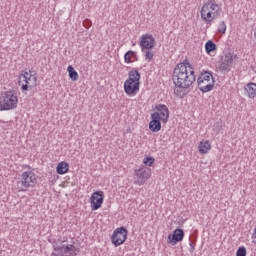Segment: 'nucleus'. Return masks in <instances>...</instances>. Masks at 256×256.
<instances>
[{"mask_svg": "<svg viewBox=\"0 0 256 256\" xmlns=\"http://www.w3.org/2000/svg\"><path fill=\"white\" fill-rule=\"evenodd\" d=\"M172 81L178 89H189L195 83V70L191 63L184 60L177 64L173 70Z\"/></svg>", "mask_w": 256, "mask_h": 256, "instance_id": "obj_1", "label": "nucleus"}, {"mask_svg": "<svg viewBox=\"0 0 256 256\" xmlns=\"http://www.w3.org/2000/svg\"><path fill=\"white\" fill-rule=\"evenodd\" d=\"M17 103H19L17 91L8 90L3 92L0 97V111H11V109H17Z\"/></svg>", "mask_w": 256, "mask_h": 256, "instance_id": "obj_2", "label": "nucleus"}, {"mask_svg": "<svg viewBox=\"0 0 256 256\" xmlns=\"http://www.w3.org/2000/svg\"><path fill=\"white\" fill-rule=\"evenodd\" d=\"M37 185V176L33 171H25L21 175L20 181L16 183V189L18 193H25L29 187H35Z\"/></svg>", "mask_w": 256, "mask_h": 256, "instance_id": "obj_3", "label": "nucleus"}, {"mask_svg": "<svg viewBox=\"0 0 256 256\" xmlns=\"http://www.w3.org/2000/svg\"><path fill=\"white\" fill-rule=\"evenodd\" d=\"M197 85L199 91L202 93H209L213 91L215 87V78L211 72H201L200 76L197 78Z\"/></svg>", "mask_w": 256, "mask_h": 256, "instance_id": "obj_4", "label": "nucleus"}, {"mask_svg": "<svg viewBox=\"0 0 256 256\" xmlns=\"http://www.w3.org/2000/svg\"><path fill=\"white\" fill-rule=\"evenodd\" d=\"M237 59V54L233 51H225L223 56H221V63L219 65L220 71H231V66L233 61Z\"/></svg>", "mask_w": 256, "mask_h": 256, "instance_id": "obj_5", "label": "nucleus"}, {"mask_svg": "<svg viewBox=\"0 0 256 256\" xmlns=\"http://www.w3.org/2000/svg\"><path fill=\"white\" fill-rule=\"evenodd\" d=\"M127 235H129L127 228L123 226L117 228L116 230H114L111 236L112 244L115 245V247H119V245H123L124 242L127 241Z\"/></svg>", "mask_w": 256, "mask_h": 256, "instance_id": "obj_6", "label": "nucleus"}, {"mask_svg": "<svg viewBox=\"0 0 256 256\" xmlns=\"http://www.w3.org/2000/svg\"><path fill=\"white\" fill-rule=\"evenodd\" d=\"M155 38L151 34H144L140 37V47L142 53H145V51H151L153 47H155Z\"/></svg>", "mask_w": 256, "mask_h": 256, "instance_id": "obj_7", "label": "nucleus"}, {"mask_svg": "<svg viewBox=\"0 0 256 256\" xmlns=\"http://www.w3.org/2000/svg\"><path fill=\"white\" fill-rule=\"evenodd\" d=\"M104 193L103 191H96L92 193L90 197V206L92 211H97L98 209H101L103 205V199H104Z\"/></svg>", "mask_w": 256, "mask_h": 256, "instance_id": "obj_8", "label": "nucleus"}, {"mask_svg": "<svg viewBox=\"0 0 256 256\" xmlns=\"http://www.w3.org/2000/svg\"><path fill=\"white\" fill-rule=\"evenodd\" d=\"M183 239H185V231H183L181 228H176L172 234L168 235L167 243L175 246L177 243H181Z\"/></svg>", "mask_w": 256, "mask_h": 256, "instance_id": "obj_9", "label": "nucleus"}, {"mask_svg": "<svg viewBox=\"0 0 256 256\" xmlns=\"http://www.w3.org/2000/svg\"><path fill=\"white\" fill-rule=\"evenodd\" d=\"M139 89L140 84L138 83L129 82L128 80L124 82V93H126L128 97H135V95L139 93Z\"/></svg>", "mask_w": 256, "mask_h": 256, "instance_id": "obj_10", "label": "nucleus"}, {"mask_svg": "<svg viewBox=\"0 0 256 256\" xmlns=\"http://www.w3.org/2000/svg\"><path fill=\"white\" fill-rule=\"evenodd\" d=\"M154 113H157L162 123L169 121V108L165 104H158L154 108Z\"/></svg>", "mask_w": 256, "mask_h": 256, "instance_id": "obj_11", "label": "nucleus"}, {"mask_svg": "<svg viewBox=\"0 0 256 256\" xmlns=\"http://www.w3.org/2000/svg\"><path fill=\"white\" fill-rule=\"evenodd\" d=\"M149 129L150 131H152V133H159V131H161V118H159V114L157 113L151 114Z\"/></svg>", "mask_w": 256, "mask_h": 256, "instance_id": "obj_12", "label": "nucleus"}, {"mask_svg": "<svg viewBox=\"0 0 256 256\" xmlns=\"http://www.w3.org/2000/svg\"><path fill=\"white\" fill-rule=\"evenodd\" d=\"M201 19L205 21L206 25H211V22L217 19V16H213L211 11H209V6H202L200 11Z\"/></svg>", "mask_w": 256, "mask_h": 256, "instance_id": "obj_13", "label": "nucleus"}, {"mask_svg": "<svg viewBox=\"0 0 256 256\" xmlns=\"http://www.w3.org/2000/svg\"><path fill=\"white\" fill-rule=\"evenodd\" d=\"M25 84L22 85V91H29V89H33V87H37V77L33 76V74H29L28 77L24 78Z\"/></svg>", "mask_w": 256, "mask_h": 256, "instance_id": "obj_14", "label": "nucleus"}, {"mask_svg": "<svg viewBox=\"0 0 256 256\" xmlns=\"http://www.w3.org/2000/svg\"><path fill=\"white\" fill-rule=\"evenodd\" d=\"M126 81L137 83L138 85H141V73H139V70H132L128 73V79Z\"/></svg>", "mask_w": 256, "mask_h": 256, "instance_id": "obj_15", "label": "nucleus"}, {"mask_svg": "<svg viewBox=\"0 0 256 256\" xmlns=\"http://www.w3.org/2000/svg\"><path fill=\"white\" fill-rule=\"evenodd\" d=\"M56 173L58 175H65V173H69V163L62 161L56 167Z\"/></svg>", "mask_w": 256, "mask_h": 256, "instance_id": "obj_16", "label": "nucleus"}, {"mask_svg": "<svg viewBox=\"0 0 256 256\" xmlns=\"http://www.w3.org/2000/svg\"><path fill=\"white\" fill-rule=\"evenodd\" d=\"M135 173L136 177H138V179H141V181H147V179L151 177V174H149V172H147V170L143 168L136 169Z\"/></svg>", "mask_w": 256, "mask_h": 256, "instance_id": "obj_17", "label": "nucleus"}, {"mask_svg": "<svg viewBox=\"0 0 256 256\" xmlns=\"http://www.w3.org/2000/svg\"><path fill=\"white\" fill-rule=\"evenodd\" d=\"M245 91H247L250 99H254V97H256V84L253 82L248 83L245 87Z\"/></svg>", "mask_w": 256, "mask_h": 256, "instance_id": "obj_18", "label": "nucleus"}, {"mask_svg": "<svg viewBox=\"0 0 256 256\" xmlns=\"http://www.w3.org/2000/svg\"><path fill=\"white\" fill-rule=\"evenodd\" d=\"M198 149L199 153H202V155H204L205 153H208V151H211V143H209V140H206L205 142H200Z\"/></svg>", "mask_w": 256, "mask_h": 256, "instance_id": "obj_19", "label": "nucleus"}, {"mask_svg": "<svg viewBox=\"0 0 256 256\" xmlns=\"http://www.w3.org/2000/svg\"><path fill=\"white\" fill-rule=\"evenodd\" d=\"M205 51L208 55L213 53V51H217V44L213 40H208L205 44Z\"/></svg>", "mask_w": 256, "mask_h": 256, "instance_id": "obj_20", "label": "nucleus"}, {"mask_svg": "<svg viewBox=\"0 0 256 256\" xmlns=\"http://www.w3.org/2000/svg\"><path fill=\"white\" fill-rule=\"evenodd\" d=\"M67 71L71 81H77L79 79V73H77V70L72 65L68 66Z\"/></svg>", "mask_w": 256, "mask_h": 256, "instance_id": "obj_21", "label": "nucleus"}, {"mask_svg": "<svg viewBox=\"0 0 256 256\" xmlns=\"http://www.w3.org/2000/svg\"><path fill=\"white\" fill-rule=\"evenodd\" d=\"M208 11L213 14V17H219L221 15V7L219 5L208 6Z\"/></svg>", "mask_w": 256, "mask_h": 256, "instance_id": "obj_22", "label": "nucleus"}, {"mask_svg": "<svg viewBox=\"0 0 256 256\" xmlns=\"http://www.w3.org/2000/svg\"><path fill=\"white\" fill-rule=\"evenodd\" d=\"M133 57H137V52L133 51V50H129L124 54V61L125 63H132L131 59H133Z\"/></svg>", "mask_w": 256, "mask_h": 256, "instance_id": "obj_23", "label": "nucleus"}, {"mask_svg": "<svg viewBox=\"0 0 256 256\" xmlns=\"http://www.w3.org/2000/svg\"><path fill=\"white\" fill-rule=\"evenodd\" d=\"M189 242H190V243H189V246H190L189 251H190L191 253H193V252L195 251V245H196V243H197V236L191 234L190 237H189Z\"/></svg>", "mask_w": 256, "mask_h": 256, "instance_id": "obj_24", "label": "nucleus"}, {"mask_svg": "<svg viewBox=\"0 0 256 256\" xmlns=\"http://www.w3.org/2000/svg\"><path fill=\"white\" fill-rule=\"evenodd\" d=\"M67 243V241L58 240L53 243V249L54 251H63V247Z\"/></svg>", "mask_w": 256, "mask_h": 256, "instance_id": "obj_25", "label": "nucleus"}, {"mask_svg": "<svg viewBox=\"0 0 256 256\" xmlns=\"http://www.w3.org/2000/svg\"><path fill=\"white\" fill-rule=\"evenodd\" d=\"M218 33H221V35H225L227 33V24L225 21H221L218 25Z\"/></svg>", "mask_w": 256, "mask_h": 256, "instance_id": "obj_26", "label": "nucleus"}, {"mask_svg": "<svg viewBox=\"0 0 256 256\" xmlns=\"http://www.w3.org/2000/svg\"><path fill=\"white\" fill-rule=\"evenodd\" d=\"M143 163L144 165H146L147 167H153V164L155 163V158L151 157V156H147L143 159Z\"/></svg>", "mask_w": 256, "mask_h": 256, "instance_id": "obj_27", "label": "nucleus"}, {"mask_svg": "<svg viewBox=\"0 0 256 256\" xmlns=\"http://www.w3.org/2000/svg\"><path fill=\"white\" fill-rule=\"evenodd\" d=\"M71 251H75V245L72 244H64L62 253H71Z\"/></svg>", "mask_w": 256, "mask_h": 256, "instance_id": "obj_28", "label": "nucleus"}, {"mask_svg": "<svg viewBox=\"0 0 256 256\" xmlns=\"http://www.w3.org/2000/svg\"><path fill=\"white\" fill-rule=\"evenodd\" d=\"M144 53H145V56H144L145 60L148 62L151 61L153 57H155V54L151 50H144Z\"/></svg>", "mask_w": 256, "mask_h": 256, "instance_id": "obj_29", "label": "nucleus"}, {"mask_svg": "<svg viewBox=\"0 0 256 256\" xmlns=\"http://www.w3.org/2000/svg\"><path fill=\"white\" fill-rule=\"evenodd\" d=\"M236 256H247V248H245L244 246L239 247L236 252Z\"/></svg>", "mask_w": 256, "mask_h": 256, "instance_id": "obj_30", "label": "nucleus"}, {"mask_svg": "<svg viewBox=\"0 0 256 256\" xmlns=\"http://www.w3.org/2000/svg\"><path fill=\"white\" fill-rule=\"evenodd\" d=\"M92 25H93V22H91L90 19H85L83 21V27H85V29H90Z\"/></svg>", "mask_w": 256, "mask_h": 256, "instance_id": "obj_31", "label": "nucleus"}, {"mask_svg": "<svg viewBox=\"0 0 256 256\" xmlns=\"http://www.w3.org/2000/svg\"><path fill=\"white\" fill-rule=\"evenodd\" d=\"M29 75H33L31 70L25 69L22 71L21 73V77H23V79H25L26 77H29Z\"/></svg>", "mask_w": 256, "mask_h": 256, "instance_id": "obj_32", "label": "nucleus"}, {"mask_svg": "<svg viewBox=\"0 0 256 256\" xmlns=\"http://www.w3.org/2000/svg\"><path fill=\"white\" fill-rule=\"evenodd\" d=\"M213 5H219V4H217V2L215 0H208L203 6L209 7V6H213Z\"/></svg>", "mask_w": 256, "mask_h": 256, "instance_id": "obj_33", "label": "nucleus"}, {"mask_svg": "<svg viewBox=\"0 0 256 256\" xmlns=\"http://www.w3.org/2000/svg\"><path fill=\"white\" fill-rule=\"evenodd\" d=\"M252 239H256V226H255L254 232H253V234H252Z\"/></svg>", "mask_w": 256, "mask_h": 256, "instance_id": "obj_34", "label": "nucleus"}, {"mask_svg": "<svg viewBox=\"0 0 256 256\" xmlns=\"http://www.w3.org/2000/svg\"><path fill=\"white\" fill-rule=\"evenodd\" d=\"M51 256H59V255H57V253L53 252V253L51 254ZM61 256H62V255H61Z\"/></svg>", "mask_w": 256, "mask_h": 256, "instance_id": "obj_35", "label": "nucleus"}, {"mask_svg": "<svg viewBox=\"0 0 256 256\" xmlns=\"http://www.w3.org/2000/svg\"><path fill=\"white\" fill-rule=\"evenodd\" d=\"M62 256H75L73 253H70L69 255H62Z\"/></svg>", "mask_w": 256, "mask_h": 256, "instance_id": "obj_36", "label": "nucleus"}, {"mask_svg": "<svg viewBox=\"0 0 256 256\" xmlns=\"http://www.w3.org/2000/svg\"><path fill=\"white\" fill-rule=\"evenodd\" d=\"M176 95H179V90H175Z\"/></svg>", "mask_w": 256, "mask_h": 256, "instance_id": "obj_37", "label": "nucleus"}, {"mask_svg": "<svg viewBox=\"0 0 256 256\" xmlns=\"http://www.w3.org/2000/svg\"><path fill=\"white\" fill-rule=\"evenodd\" d=\"M215 126H216V127H220L219 123H216Z\"/></svg>", "mask_w": 256, "mask_h": 256, "instance_id": "obj_38", "label": "nucleus"}, {"mask_svg": "<svg viewBox=\"0 0 256 256\" xmlns=\"http://www.w3.org/2000/svg\"><path fill=\"white\" fill-rule=\"evenodd\" d=\"M135 58V61H137L138 60V58H137V54H136V57H134Z\"/></svg>", "mask_w": 256, "mask_h": 256, "instance_id": "obj_39", "label": "nucleus"}]
</instances>
